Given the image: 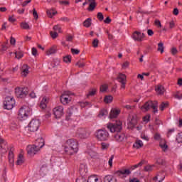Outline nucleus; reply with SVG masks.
<instances>
[{
    "label": "nucleus",
    "mask_w": 182,
    "mask_h": 182,
    "mask_svg": "<svg viewBox=\"0 0 182 182\" xmlns=\"http://www.w3.org/2000/svg\"><path fill=\"white\" fill-rule=\"evenodd\" d=\"M43 146H45V139L43 138H38L36 140L35 144L27 146V153L31 156H35Z\"/></svg>",
    "instance_id": "nucleus-1"
},
{
    "label": "nucleus",
    "mask_w": 182,
    "mask_h": 182,
    "mask_svg": "<svg viewBox=\"0 0 182 182\" xmlns=\"http://www.w3.org/2000/svg\"><path fill=\"white\" fill-rule=\"evenodd\" d=\"M67 146H65L64 149L67 154L72 156L74 153H77V140L75 139H70L66 141Z\"/></svg>",
    "instance_id": "nucleus-2"
},
{
    "label": "nucleus",
    "mask_w": 182,
    "mask_h": 182,
    "mask_svg": "<svg viewBox=\"0 0 182 182\" xmlns=\"http://www.w3.org/2000/svg\"><path fill=\"white\" fill-rule=\"evenodd\" d=\"M143 164H144V160L141 161L137 164L132 166L129 169L117 171L114 172V174H116V176H117L118 177H121V178H123L124 177H126V176H130V174H132L131 171L135 170V168H137L138 167H141Z\"/></svg>",
    "instance_id": "nucleus-3"
},
{
    "label": "nucleus",
    "mask_w": 182,
    "mask_h": 182,
    "mask_svg": "<svg viewBox=\"0 0 182 182\" xmlns=\"http://www.w3.org/2000/svg\"><path fill=\"white\" fill-rule=\"evenodd\" d=\"M157 107H159V102L157 101H148L144 103V105L141 107V109L142 112H149V109H153V112L157 113V112H159Z\"/></svg>",
    "instance_id": "nucleus-4"
},
{
    "label": "nucleus",
    "mask_w": 182,
    "mask_h": 182,
    "mask_svg": "<svg viewBox=\"0 0 182 182\" xmlns=\"http://www.w3.org/2000/svg\"><path fill=\"white\" fill-rule=\"evenodd\" d=\"M109 136V132L105 129H100L95 132V137L98 141H107Z\"/></svg>",
    "instance_id": "nucleus-5"
},
{
    "label": "nucleus",
    "mask_w": 182,
    "mask_h": 182,
    "mask_svg": "<svg viewBox=\"0 0 182 182\" xmlns=\"http://www.w3.org/2000/svg\"><path fill=\"white\" fill-rule=\"evenodd\" d=\"M122 123L120 121H117L115 123L107 124V127L111 133H120L122 129Z\"/></svg>",
    "instance_id": "nucleus-6"
},
{
    "label": "nucleus",
    "mask_w": 182,
    "mask_h": 182,
    "mask_svg": "<svg viewBox=\"0 0 182 182\" xmlns=\"http://www.w3.org/2000/svg\"><path fill=\"white\" fill-rule=\"evenodd\" d=\"M28 93H29V90L26 87H17L15 88V95L16 97H18V99H23L24 97H26Z\"/></svg>",
    "instance_id": "nucleus-7"
},
{
    "label": "nucleus",
    "mask_w": 182,
    "mask_h": 182,
    "mask_svg": "<svg viewBox=\"0 0 182 182\" xmlns=\"http://www.w3.org/2000/svg\"><path fill=\"white\" fill-rule=\"evenodd\" d=\"M29 114H31V108H29V107L23 106L18 111V119H20V120H25L28 118Z\"/></svg>",
    "instance_id": "nucleus-8"
},
{
    "label": "nucleus",
    "mask_w": 182,
    "mask_h": 182,
    "mask_svg": "<svg viewBox=\"0 0 182 182\" xmlns=\"http://www.w3.org/2000/svg\"><path fill=\"white\" fill-rule=\"evenodd\" d=\"M15 106V99L11 97H6L4 101V108L6 110H12Z\"/></svg>",
    "instance_id": "nucleus-9"
},
{
    "label": "nucleus",
    "mask_w": 182,
    "mask_h": 182,
    "mask_svg": "<svg viewBox=\"0 0 182 182\" xmlns=\"http://www.w3.org/2000/svg\"><path fill=\"white\" fill-rule=\"evenodd\" d=\"M39 126H41V121L38 119H32L28 124V130L33 132H38Z\"/></svg>",
    "instance_id": "nucleus-10"
},
{
    "label": "nucleus",
    "mask_w": 182,
    "mask_h": 182,
    "mask_svg": "<svg viewBox=\"0 0 182 182\" xmlns=\"http://www.w3.org/2000/svg\"><path fill=\"white\" fill-rule=\"evenodd\" d=\"M72 95V92L70 91L64 92L60 96V100L63 105H68L69 102H70V97L69 96Z\"/></svg>",
    "instance_id": "nucleus-11"
},
{
    "label": "nucleus",
    "mask_w": 182,
    "mask_h": 182,
    "mask_svg": "<svg viewBox=\"0 0 182 182\" xmlns=\"http://www.w3.org/2000/svg\"><path fill=\"white\" fill-rule=\"evenodd\" d=\"M77 134L80 139H87L90 136V131L85 128H80L77 130Z\"/></svg>",
    "instance_id": "nucleus-12"
},
{
    "label": "nucleus",
    "mask_w": 182,
    "mask_h": 182,
    "mask_svg": "<svg viewBox=\"0 0 182 182\" xmlns=\"http://www.w3.org/2000/svg\"><path fill=\"white\" fill-rule=\"evenodd\" d=\"M53 112L55 119H60V117L63 116V106L55 107L53 109Z\"/></svg>",
    "instance_id": "nucleus-13"
},
{
    "label": "nucleus",
    "mask_w": 182,
    "mask_h": 182,
    "mask_svg": "<svg viewBox=\"0 0 182 182\" xmlns=\"http://www.w3.org/2000/svg\"><path fill=\"white\" fill-rule=\"evenodd\" d=\"M117 80L121 83V88H126V75L119 73L117 76Z\"/></svg>",
    "instance_id": "nucleus-14"
},
{
    "label": "nucleus",
    "mask_w": 182,
    "mask_h": 182,
    "mask_svg": "<svg viewBox=\"0 0 182 182\" xmlns=\"http://www.w3.org/2000/svg\"><path fill=\"white\" fill-rule=\"evenodd\" d=\"M8 150V145L5 140L0 138V152L1 153H6Z\"/></svg>",
    "instance_id": "nucleus-15"
},
{
    "label": "nucleus",
    "mask_w": 182,
    "mask_h": 182,
    "mask_svg": "<svg viewBox=\"0 0 182 182\" xmlns=\"http://www.w3.org/2000/svg\"><path fill=\"white\" fill-rule=\"evenodd\" d=\"M132 38L134 41L141 42V39H143V38H144V33H141L139 31H135L132 35Z\"/></svg>",
    "instance_id": "nucleus-16"
},
{
    "label": "nucleus",
    "mask_w": 182,
    "mask_h": 182,
    "mask_svg": "<svg viewBox=\"0 0 182 182\" xmlns=\"http://www.w3.org/2000/svg\"><path fill=\"white\" fill-rule=\"evenodd\" d=\"M137 124V115L133 114L132 115L131 119L129 123V127L131 129L134 127Z\"/></svg>",
    "instance_id": "nucleus-17"
},
{
    "label": "nucleus",
    "mask_w": 182,
    "mask_h": 182,
    "mask_svg": "<svg viewBox=\"0 0 182 182\" xmlns=\"http://www.w3.org/2000/svg\"><path fill=\"white\" fill-rule=\"evenodd\" d=\"M114 139L117 140V141H119V143L123 141L124 139H126V135L124 133H117L116 135H114Z\"/></svg>",
    "instance_id": "nucleus-18"
},
{
    "label": "nucleus",
    "mask_w": 182,
    "mask_h": 182,
    "mask_svg": "<svg viewBox=\"0 0 182 182\" xmlns=\"http://www.w3.org/2000/svg\"><path fill=\"white\" fill-rule=\"evenodd\" d=\"M104 182H117V179L113 175H107L104 177Z\"/></svg>",
    "instance_id": "nucleus-19"
},
{
    "label": "nucleus",
    "mask_w": 182,
    "mask_h": 182,
    "mask_svg": "<svg viewBox=\"0 0 182 182\" xmlns=\"http://www.w3.org/2000/svg\"><path fill=\"white\" fill-rule=\"evenodd\" d=\"M120 114V111L117 109H112L109 114L110 119H116Z\"/></svg>",
    "instance_id": "nucleus-20"
},
{
    "label": "nucleus",
    "mask_w": 182,
    "mask_h": 182,
    "mask_svg": "<svg viewBox=\"0 0 182 182\" xmlns=\"http://www.w3.org/2000/svg\"><path fill=\"white\" fill-rule=\"evenodd\" d=\"M75 110H74V107H70L68 109H67V114H66V119L67 120H69V119H70V117H72V114H73Z\"/></svg>",
    "instance_id": "nucleus-21"
},
{
    "label": "nucleus",
    "mask_w": 182,
    "mask_h": 182,
    "mask_svg": "<svg viewBox=\"0 0 182 182\" xmlns=\"http://www.w3.org/2000/svg\"><path fill=\"white\" fill-rule=\"evenodd\" d=\"M87 182H102L99 181V177L96 175H92L88 177Z\"/></svg>",
    "instance_id": "nucleus-22"
},
{
    "label": "nucleus",
    "mask_w": 182,
    "mask_h": 182,
    "mask_svg": "<svg viewBox=\"0 0 182 182\" xmlns=\"http://www.w3.org/2000/svg\"><path fill=\"white\" fill-rule=\"evenodd\" d=\"M48 173V166L46 165H43L40 168V174L42 177L46 176V173Z\"/></svg>",
    "instance_id": "nucleus-23"
},
{
    "label": "nucleus",
    "mask_w": 182,
    "mask_h": 182,
    "mask_svg": "<svg viewBox=\"0 0 182 182\" xmlns=\"http://www.w3.org/2000/svg\"><path fill=\"white\" fill-rule=\"evenodd\" d=\"M96 6H97V4H96L95 1H91L87 8V11H89V12H93Z\"/></svg>",
    "instance_id": "nucleus-24"
},
{
    "label": "nucleus",
    "mask_w": 182,
    "mask_h": 182,
    "mask_svg": "<svg viewBox=\"0 0 182 182\" xmlns=\"http://www.w3.org/2000/svg\"><path fill=\"white\" fill-rule=\"evenodd\" d=\"M25 160L23 159V155L22 154H19L18 159L16 161L17 166H21L23 164Z\"/></svg>",
    "instance_id": "nucleus-25"
},
{
    "label": "nucleus",
    "mask_w": 182,
    "mask_h": 182,
    "mask_svg": "<svg viewBox=\"0 0 182 182\" xmlns=\"http://www.w3.org/2000/svg\"><path fill=\"white\" fill-rule=\"evenodd\" d=\"M156 92L158 93V95H164V87L162 85H158L157 87L156 88Z\"/></svg>",
    "instance_id": "nucleus-26"
},
{
    "label": "nucleus",
    "mask_w": 182,
    "mask_h": 182,
    "mask_svg": "<svg viewBox=\"0 0 182 182\" xmlns=\"http://www.w3.org/2000/svg\"><path fill=\"white\" fill-rule=\"evenodd\" d=\"M133 147L134 149H140L143 147V141H141V140H136L133 144Z\"/></svg>",
    "instance_id": "nucleus-27"
},
{
    "label": "nucleus",
    "mask_w": 182,
    "mask_h": 182,
    "mask_svg": "<svg viewBox=\"0 0 182 182\" xmlns=\"http://www.w3.org/2000/svg\"><path fill=\"white\" fill-rule=\"evenodd\" d=\"M28 73H29V68H28V65H23V70H22V75L26 77V76H28Z\"/></svg>",
    "instance_id": "nucleus-28"
},
{
    "label": "nucleus",
    "mask_w": 182,
    "mask_h": 182,
    "mask_svg": "<svg viewBox=\"0 0 182 182\" xmlns=\"http://www.w3.org/2000/svg\"><path fill=\"white\" fill-rule=\"evenodd\" d=\"M92 26V18H88L83 22V26L85 28H90Z\"/></svg>",
    "instance_id": "nucleus-29"
},
{
    "label": "nucleus",
    "mask_w": 182,
    "mask_h": 182,
    "mask_svg": "<svg viewBox=\"0 0 182 182\" xmlns=\"http://www.w3.org/2000/svg\"><path fill=\"white\" fill-rule=\"evenodd\" d=\"M55 53H56V47H51L46 51V55H48V56H49L50 55H53Z\"/></svg>",
    "instance_id": "nucleus-30"
},
{
    "label": "nucleus",
    "mask_w": 182,
    "mask_h": 182,
    "mask_svg": "<svg viewBox=\"0 0 182 182\" xmlns=\"http://www.w3.org/2000/svg\"><path fill=\"white\" fill-rule=\"evenodd\" d=\"M105 103H112L113 102V97L112 95H107L104 98Z\"/></svg>",
    "instance_id": "nucleus-31"
},
{
    "label": "nucleus",
    "mask_w": 182,
    "mask_h": 182,
    "mask_svg": "<svg viewBox=\"0 0 182 182\" xmlns=\"http://www.w3.org/2000/svg\"><path fill=\"white\" fill-rule=\"evenodd\" d=\"M167 107H168V102H162L159 106V109L163 112V110H164V109H167Z\"/></svg>",
    "instance_id": "nucleus-32"
},
{
    "label": "nucleus",
    "mask_w": 182,
    "mask_h": 182,
    "mask_svg": "<svg viewBox=\"0 0 182 182\" xmlns=\"http://www.w3.org/2000/svg\"><path fill=\"white\" fill-rule=\"evenodd\" d=\"M109 147H110V144H109V143L102 142L101 144V149L102 150H107V149H109Z\"/></svg>",
    "instance_id": "nucleus-33"
},
{
    "label": "nucleus",
    "mask_w": 182,
    "mask_h": 182,
    "mask_svg": "<svg viewBox=\"0 0 182 182\" xmlns=\"http://www.w3.org/2000/svg\"><path fill=\"white\" fill-rule=\"evenodd\" d=\"M158 52H161V53H163L164 52V46L163 43H159L158 44V48H157Z\"/></svg>",
    "instance_id": "nucleus-34"
},
{
    "label": "nucleus",
    "mask_w": 182,
    "mask_h": 182,
    "mask_svg": "<svg viewBox=\"0 0 182 182\" xmlns=\"http://www.w3.org/2000/svg\"><path fill=\"white\" fill-rule=\"evenodd\" d=\"M107 114H108L107 109H102L100 112V113L98 114V117H105V116H106Z\"/></svg>",
    "instance_id": "nucleus-35"
},
{
    "label": "nucleus",
    "mask_w": 182,
    "mask_h": 182,
    "mask_svg": "<svg viewBox=\"0 0 182 182\" xmlns=\"http://www.w3.org/2000/svg\"><path fill=\"white\" fill-rule=\"evenodd\" d=\"M95 95H96V88H92L89 91L88 94L87 95V97L89 98L90 96H95Z\"/></svg>",
    "instance_id": "nucleus-36"
},
{
    "label": "nucleus",
    "mask_w": 182,
    "mask_h": 182,
    "mask_svg": "<svg viewBox=\"0 0 182 182\" xmlns=\"http://www.w3.org/2000/svg\"><path fill=\"white\" fill-rule=\"evenodd\" d=\"M156 164L159 166H164L166 164V161L164 159H161L160 158L157 159L156 161Z\"/></svg>",
    "instance_id": "nucleus-37"
},
{
    "label": "nucleus",
    "mask_w": 182,
    "mask_h": 182,
    "mask_svg": "<svg viewBox=\"0 0 182 182\" xmlns=\"http://www.w3.org/2000/svg\"><path fill=\"white\" fill-rule=\"evenodd\" d=\"M81 107H92V103L90 102H85L80 103Z\"/></svg>",
    "instance_id": "nucleus-38"
},
{
    "label": "nucleus",
    "mask_w": 182,
    "mask_h": 182,
    "mask_svg": "<svg viewBox=\"0 0 182 182\" xmlns=\"http://www.w3.org/2000/svg\"><path fill=\"white\" fill-rule=\"evenodd\" d=\"M63 62L65 63H70L72 62V56L71 55H67L63 58Z\"/></svg>",
    "instance_id": "nucleus-39"
},
{
    "label": "nucleus",
    "mask_w": 182,
    "mask_h": 182,
    "mask_svg": "<svg viewBox=\"0 0 182 182\" xmlns=\"http://www.w3.org/2000/svg\"><path fill=\"white\" fill-rule=\"evenodd\" d=\"M53 30L55 32H58V33H62V27H60L59 25H55L53 26Z\"/></svg>",
    "instance_id": "nucleus-40"
},
{
    "label": "nucleus",
    "mask_w": 182,
    "mask_h": 182,
    "mask_svg": "<svg viewBox=\"0 0 182 182\" xmlns=\"http://www.w3.org/2000/svg\"><path fill=\"white\" fill-rule=\"evenodd\" d=\"M47 15L49 18H52V16L56 15V12H55L53 10H47Z\"/></svg>",
    "instance_id": "nucleus-41"
},
{
    "label": "nucleus",
    "mask_w": 182,
    "mask_h": 182,
    "mask_svg": "<svg viewBox=\"0 0 182 182\" xmlns=\"http://www.w3.org/2000/svg\"><path fill=\"white\" fill-rule=\"evenodd\" d=\"M15 55L17 59H21V58H23V53H22V51H16L15 53Z\"/></svg>",
    "instance_id": "nucleus-42"
},
{
    "label": "nucleus",
    "mask_w": 182,
    "mask_h": 182,
    "mask_svg": "<svg viewBox=\"0 0 182 182\" xmlns=\"http://www.w3.org/2000/svg\"><path fill=\"white\" fill-rule=\"evenodd\" d=\"M97 18L98 21H100V22H102V21H103V19H105V16H103V14L102 12L97 13Z\"/></svg>",
    "instance_id": "nucleus-43"
},
{
    "label": "nucleus",
    "mask_w": 182,
    "mask_h": 182,
    "mask_svg": "<svg viewBox=\"0 0 182 182\" xmlns=\"http://www.w3.org/2000/svg\"><path fill=\"white\" fill-rule=\"evenodd\" d=\"M54 63H52V68H57V66H59L60 63V60H59L58 59H55L53 61Z\"/></svg>",
    "instance_id": "nucleus-44"
},
{
    "label": "nucleus",
    "mask_w": 182,
    "mask_h": 182,
    "mask_svg": "<svg viewBox=\"0 0 182 182\" xmlns=\"http://www.w3.org/2000/svg\"><path fill=\"white\" fill-rule=\"evenodd\" d=\"M21 28H22V29H29V24L28 23L22 22L21 23Z\"/></svg>",
    "instance_id": "nucleus-45"
},
{
    "label": "nucleus",
    "mask_w": 182,
    "mask_h": 182,
    "mask_svg": "<svg viewBox=\"0 0 182 182\" xmlns=\"http://www.w3.org/2000/svg\"><path fill=\"white\" fill-rule=\"evenodd\" d=\"M93 48H97L99 46V39L95 38L92 41Z\"/></svg>",
    "instance_id": "nucleus-46"
},
{
    "label": "nucleus",
    "mask_w": 182,
    "mask_h": 182,
    "mask_svg": "<svg viewBox=\"0 0 182 182\" xmlns=\"http://www.w3.org/2000/svg\"><path fill=\"white\" fill-rule=\"evenodd\" d=\"M159 146H160L161 149H163L164 151H166V149L168 148V146H167V144H166V143L165 144L160 143Z\"/></svg>",
    "instance_id": "nucleus-47"
},
{
    "label": "nucleus",
    "mask_w": 182,
    "mask_h": 182,
    "mask_svg": "<svg viewBox=\"0 0 182 182\" xmlns=\"http://www.w3.org/2000/svg\"><path fill=\"white\" fill-rule=\"evenodd\" d=\"M174 98L175 99H178V100H181V99H182V94H180V92H177L174 95Z\"/></svg>",
    "instance_id": "nucleus-48"
},
{
    "label": "nucleus",
    "mask_w": 182,
    "mask_h": 182,
    "mask_svg": "<svg viewBox=\"0 0 182 182\" xmlns=\"http://www.w3.org/2000/svg\"><path fill=\"white\" fill-rule=\"evenodd\" d=\"M33 16H34V19H38L39 18V16L38 15V11H36V9H33Z\"/></svg>",
    "instance_id": "nucleus-49"
},
{
    "label": "nucleus",
    "mask_w": 182,
    "mask_h": 182,
    "mask_svg": "<svg viewBox=\"0 0 182 182\" xmlns=\"http://www.w3.org/2000/svg\"><path fill=\"white\" fill-rule=\"evenodd\" d=\"M171 53L174 56V55H177V53H178V50H177L176 48H172L171 49Z\"/></svg>",
    "instance_id": "nucleus-50"
},
{
    "label": "nucleus",
    "mask_w": 182,
    "mask_h": 182,
    "mask_svg": "<svg viewBox=\"0 0 182 182\" xmlns=\"http://www.w3.org/2000/svg\"><path fill=\"white\" fill-rule=\"evenodd\" d=\"M113 159H114V156L112 155L108 161V164L110 166V167L113 166Z\"/></svg>",
    "instance_id": "nucleus-51"
},
{
    "label": "nucleus",
    "mask_w": 182,
    "mask_h": 182,
    "mask_svg": "<svg viewBox=\"0 0 182 182\" xmlns=\"http://www.w3.org/2000/svg\"><path fill=\"white\" fill-rule=\"evenodd\" d=\"M176 140L178 143H182V132H180L178 134V136L176 138Z\"/></svg>",
    "instance_id": "nucleus-52"
},
{
    "label": "nucleus",
    "mask_w": 182,
    "mask_h": 182,
    "mask_svg": "<svg viewBox=\"0 0 182 182\" xmlns=\"http://www.w3.org/2000/svg\"><path fill=\"white\" fill-rule=\"evenodd\" d=\"M100 92H106L107 90V85H102L100 88Z\"/></svg>",
    "instance_id": "nucleus-53"
},
{
    "label": "nucleus",
    "mask_w": 182,
    "mask_h": 182,
    "mask_svg": "<svg viewBox=\"0 0 182 182\" xmlns=\"http://www.w3.org/2000/svg\"><path fill=\"white\" fill-rule=\"evenodd\" d=\"M71 52L73 55H79V53H80V50L75 48H71Z\"/></svg>",
    "instance_id": "nucleus-54"
},
{
    "label": "nucleus",
    "mask_w": 182,
    "mask_h": 182,
    "mask_svg": "<svg viewBox=\"0 0 182 182\" xmlns=\"http://www.w3.org/2000/svg\"><path fill=\"white\" fill-rule=\"evenodd\" d=\"M163 180H164V178L159 180V176H156L153 178L152 182H161Z\"/></svg>",
    "instance_id": "nucleus-55"
},
{
    "label": "nucleus",
    "mask_w": 182,
    "mask_h": 182,
    "mask_svg": "<svg viewBox=\"0 0 182 182\" xmlns=\"http://www.w3.org/2000/svg\"><path fill=\"white\" fill-rule=\"evenodd\" d=\"M150 114H147L145 117H143V120L144 122H146V123H148V122H150Z\"/></svg>",
    "instance_id": "nucleus-56"
},
{
    "label": "nucleus",
    "mask_w": 182,
    "mask_h": 182,
    "mask_svg": "<svg viewBox=\"0 0 182 182\" xmlns=\"http://www.w3.org/2000/svg\"><path fill=\"white\" fill-rule=\"evenodd\" d=\"M50 36L53 38V39H56V38H58V32H53V31H50Z\"/></svg>",
    "instance_id": "nucleus-57"
},
{
    "label": "nucleus",
    "mask_w": 182,
    "mask_h": 182,
    "mask_svg": "<svg viewBox=\"0 0 182 182\" xmlns=\"http://www.w3.org/2000/svg\"><path fill=\"white\" fill-rule=\"evenodd\" d=\"M67 42H72L73 41V36L68 35L66 36Z\"/></svg>",
    "instance_id": "nucleus-58"
},
{
    "label": "nucleus",
    "mask_w": 182,
    "mask_h": 182,
    "mask_svg": "<svg viewBox=\"0 0 182 182\" xmlns=\"http://www.w3.org/2000/svg\"><path fill=\"white\" fill-rule=\"evenodd\" d=\"M60 5H69V1L65 0V1H58Z\"/></svg>",
    "instance_id": "nucleus-59"
},
{
    "label": "nucleus",
    "mask_w": 182,
    "mask_h": 182,
    "mask_svg": "<svg viewBox=\"0 0 182 182\" xmlns=\"http://www.w3.org/2000/svg\"><path fill=\"white\" fill-rule=\"evenodd\" d=\"M9 22L14 23V22H16V18H14V16L9 17Z\"/></svg>",
    "instance_id": "nucleus-60"
},
{
    "label": "nucleus",
    "mask_w": 182,
    "mask_h": 182,
    "mask_svg": "<svg viewBox=\"0 0 182 182\" xmlns=\"http://www.w3.org/2000/svg\"><path fill=\"white\" fill-rule=\"evenodd\" d=\"M31 2H32V0H27V1H25L22 3L21 6L23 7H25L26 6V5H28V4H31Z\"/></svg>",
    "instance_id": "nucleus-61"
},
{
    "label": "nucleus",
    "mask_w": 182,
    "mask_h": 182,
    "mask_svg": "<svg viewBox=\"0 0 182 182\" xmlns=\"http://www.w3.org/2000/svg\"><path fill=\"white\" fill-rule=\"evenodd\" d=\"M76 66H78L80 68H83L85 66V63H81L80 61H78L76 63Z\"/></svg>",
    "instance_id": "nucleus-62"
},
{
    "label": "nucleus",
    "mask_w": 182,
    "mask_h": 182,
    "mask_svg": "<svg viewBox=\"0 0 182 182\" xmlns=\"http://www.w3.org/2000/svg\"><path fill=\"white\" fill-rule=\"evenodd\" d=\"M147 33L149 36H153L154 35V31H153L151 29H148Z\"/></svg>",
    "instance_id": "nucleus-63"
},
{
    "label": "nucleus",
    "mask_w": 182,
    "mask_h": 182,
    "mask_svg": "<svg viewBox=\"0 0 182 182\" xmlns=\"http://www.w3.org/2000/svg\"><path fill=\"white\" fill-rule=\"evenodd\" d=\"M129 182H140V180H139L137 178H129Z\"/></svg>",
    "instance_id": "nucleus-64"
}]
</instances>
